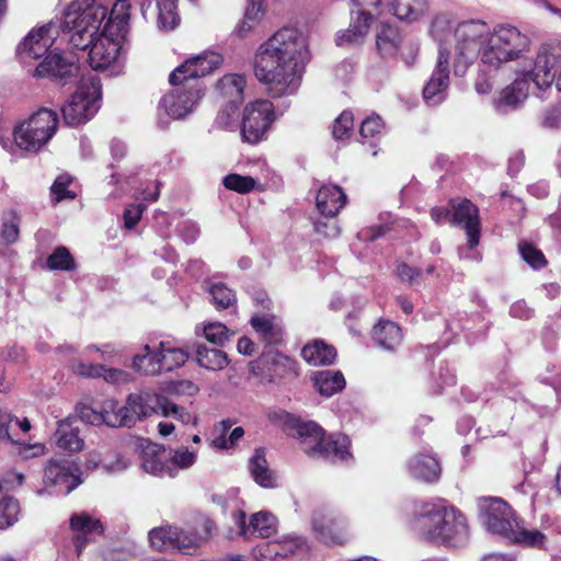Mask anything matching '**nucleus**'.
Segmentation results:
<instances>
[{"mask_svg":"<svg viewBox=\"0 0 561 561\" xmlns=\"http://www.w3.org/2000/svg\"><path fill=\"white\" fill-rule=\"evenodd\" d=\"M107 16V7L102 0H75L66 10L59 24L50 22L33 30L18 47L21 59H37L44 56L59 35L71 34L70 45L80 50L90 48L89 62L94 70L104 69L114 62L119 54L122 37L111 36L101 24Z\"/></svg>","mask_w":561,"mask_h":561,"instance_id":"1","label":"nucleus"},{"mask_svg":"<svg viewBox=\"0 0 561 561\" xmlns=\"http://www.w3.org/2000/svg\"><path fill=\"white\" fill-rule=\"evenodd\" d=\"M308 59L306 36L295 27H283L260 45L254 58V75L272 98L297 92Z\"/></svg>","mask_w":561,"mask_h":561,"instance_id":"2","label":"nucleus"},{"mask_svg":"<svg viewBox=\"0 0 561 561\" xmlns=\"http://www.w3.org/2000/svg\"><path fill=\"white\" fill-rule=\"evenodd\" d=\"M479 510L490 533L502 536L513 543L533 548L543 547L546 536L539 530L526 529L515 511L502 499H481Z\"/></svg>","mask_w":561,"mask_h":561,"instance_id":"3","label":"nucleus"},{"mask_svg":"<svg viewBox=\"0 0 561 561\" xmlns=\"http://www.w3.org/2000/svg\"><path fill=\"white\" fill-rule=\"evenodd\" d=\"M416 529L427 540L458 547L469 537L465 516L443 504H426L415 522Z\"/></svg>","mask_w":561,"mask_h":561,"instance_id":"4","label":"nucleus"},{"mask_svg":"<svg viewBox=\"0 0 561 561\" xmlns=\"http://www.w3.org/2000/svg\"><path fill=\"white\" fill-rule=\"evenodd\" d=\"M286 424L300 439L301 448L309 457L330 462L346 461L352 457L347 436L340 433L325 436L316 422L295 416H288Z\"/></svg>","mask_w":561,"mask_h":561,"instance_id":"5","label":"nucleus"},{"mask_svg":"<svg viewBox=\"0 0 561 561\" xmlns=\"http://www.w3.org/2000/svg\"><path fill=\"white\" fill-rule=\"evenodd\" d=\"M527 35L510 24L496 26L481 48V62L491 69H497L504 62L518 59L529 49Z\"/></svg>","mask_w":561,"mask_h":561,"instance_id":"6","label":"nucleus"},{"mask_svg":"<svg viewBox=\"0 0 561 561\" xmlns=\"http://www.w3.org/2000/svg\"><path fill=\"white\" fill-rule=\"evenodd\" d=\"M451 31L453 22L448 14L440 13L434 18L430 34L439 44V49L434 71L423 90L424 100L428 105H437L446 98L450 51L443 47V43L451 35Z\"/></svg>","mask_w":561,"mask_h":561,"instance_id":"7","label":"nucleus"},{"mask_svg":"<svg viewBox=\"0 0 561 561\" xmlns=\"http://www.w3.org/2000/svg\"><path fill=\"white\" fill-rule=\"evenodd\" d=\"M58 123L56 112L41 108L13 128L14 145L23 151L36 153L56 134Z\"/></svg>","mask_w":561,"mask_h":561,"instance_id":"8","label":"nucleus"},{"mask_svg":"<svg viewBox=\"0 0 561 561\" xmlns=\"http://www.w3.org/2000/svg\"><path fill=\"white\" fill-rule=\"evenodd\" d=\"M489 25L480 20L463 21L454 30L456 38L454 72L456 76H462L477 57L481 56V48L489 36Z\"/></svg>","mask_w":561,"mask_h":561,"instance_id":"9","label":"nucleus"},{"mask_svg":"<svg viewBox=\"0 0 561 561\" xmlns=\"http://www.w3.org/2000/svg\"><path fill=\"white\" fill-rule=\"evenodd\" d=\"M100 80L94 76L82 77L76 92L61 107L65 123L76 127L89 122L100 108Z\"/></svg>","mask_w":561,"mask_h":561,"instance_id":"10","label":"nucleus"},{"mask_svg":"<svg viewBox=\"0 0 561 561\" xmlns=\"http://www.w3.org/2000/svg\"><path fill=\"white\" fill-rule=\"evenodd\" d=\"M162 396L149 391L130 393L125 405L115 401V409L107 415L111 427H131L153 414H159Z\"/></svg>","mask_w":561,"mask_h":561,"instance_id":"11","label":"nucleus"},{"mask_svg":"<svg viewBox=\"0 0 561 561\" xmlns=\"http://www.w3.org/2000/svg\"><path fill=\"white\" fill-rule=\"evenodd\" d=\"M534 81L540 90L556 83L561 91V41L542 44L534 66Z\"/></svg>","mask_w":561,"mask_h":561,"instance_id":"12","label":"nucleus"},{"mask_svg":"<svg viewBox=\"0 0 561 561\" xmlns=\"http://www.w3.org/2000/svg\"><path fill=\"white\" fill-rule=\"evenodd\" d=\"M171 90L165 93L160 102L159 108L174 119H180L190 114L203 95V88L188 82L170 83Z\"/></svg>","mask_w":561,"mask_h":561,"instance_id":"13","label":"nucleus"},{"mask_svg":"<svg viewBox=\"0 0 561 561\" xmlns=\"http://www.w3.org/2000/svg\"><path fill=\"white\" fill-rule=\"evenodd\" d=\"M43 482L45 488L37 490L38 495L51 494L50 488L67 495L81 483L79 468L69 459H50L44 469Z\"/></svg>","mask_w":561,"mask_h":561,"instance_id":"14","label":"nucleus"},{"mask_svg":"<svg viewBox=\"0 0 561 561\" xmlns=\"http://www.w3.org/2000/svg\"><path fill=\"white\" fill-rule=\"evenodd\" d=\"M274 121V107L267 100H257L245 106L241 134L249 144L261 141Z\"/></svg>","mask_w":561,"mask_h":561,"instance_id":"15","label":"nucleus"},{"mask_svg":"<svg viewBox=\"0 0 561 561\" xmlns=\"http://www.w3.org/2000/svg\"><path fill=\"white\" fill-rule=\"evenodd\" d=\"M311 524L316 537L328 546L343 545L348 539L345 518L332 510L314 511Z\"/></svg>","mask_w":561,"mask_h":561,"instance_id":"16","label":"nucleus"},{"mask_svg":"<svg viewBox=\"0 0 561 561\" xmlns=\"http://www.w3.org/2000/svg\"><path fill=\"white\" fill-rule=\"evenodd\" d=\"M222 62V57L215 51H204L197 56L188 58L178 66L169 77V82H188L202 87L199 78L213 72Z\"/></svg>","mask_w":561,"mask_h":561,"instance_id":"17","label":"nucleus"},{"mask_svg":"<svg viewBox=\"0 0 561 561\" xmlns=\"http://www.w3.org/2000/svg\"><path fill=\"white\" fill-rule=\"evenodd\" d=\"M150 545L158 551L179 550L192 554L201 542L196 534L184 533L176 527H158L149 533Z\"/></svg>","mask_w":561,"mask_h":561,"instance_id":"18","label":"nucleus"},{"mask_svg":"<svg viewBox=\"0 0 561 561\" xmlns=\"http://www.w3.org/2000/svg\"><path fill=\"white\" fill-rule=\"evenodd\" d=\"M78 72L79 66L72 56L55 51L48 54L35 69L36 77H48L60 84H66Z\"/></svg>","mask_w":561,"mask_h":561,"instance_id":"19","label":"nucleus"},{"mask_svg":"<svg viewBox=\"0 0 561 561\" xmlns=\"http://www.w3.org/2000/svg\"><path fill=\"white\" fill-rule=\"evenodd\" d=\"M451 207L450 222L462 226L467 234L469 249H473L480 241L481 224L479 209L469 199L453 203Z\"/></svg>","mask_w":561,"mask_h":561,"instance_id":"20","label":"nucleus"},{"mask_svg":"<svg viewBox=\"0 0 561 561\" xmlns=\"http://www.w3.org/2000/svg\"><path fill=\"white\" fill-rule=\"evenodd\" d=\"M239 534L250 540L254 537L268 538L276 533V517L268 512H259L245 523V514L238 513Z\"/></svg>","mask_w":561,"mask_h":561,"instance_id":"21","label":"nucleus"},{"mask_svg":"<svg viewBox=\"0 0 561 561\" xmlns=\"http://www.w3.org/2000/svg\"><path fill=\"white\" fill-rule=\"evenodd\" d=\"M70 528L75 533L73 545L78 556L91 540V536L101 535L103 531L101 522L85 512L76 513L70 517Z\"/></svg>","mask_w":561,"mask_h":561,"instance_id":"22","label":"nucleus"},{"mask_svg":"<svg viewBox=\"0 0 561 561\" xmlns=\"http://www.w3.org/2000/svg\"><path fill=\"white\" fill-rule=\"evenodd\" d=\"M302 542L298 538L265 541L254 548L256 561H280L296 553Z\"/></svg>","mask_w":561,"mask_h":561,"instance_id":"23","label":"nucleus"},{"mask_svg":"<svg viewBox=\"0 0 561 561\" xmlns=\"http://www.w3.org/2000/svg\"><path fill=\"white\" fill-rule=\"evenodd\" d=\"M530 82L534 81V69L530 72L517 78L512 84L503 89L497 101V108H516L528 95Z\"/></svg>","mask_w":561,"mask_h":561,"instance_id":"24","label":"nucleus"},{"mask_svg":"<svg viewBox=\"0 0 561 561\" xmlns=\"http://www.w3.org/2000/svg\"><path fill=\"white\" fill-rule=\"evenodd\" d=\"M108 19L104 25V32L111 36L122 37L128 33L130 3L128 0H116L111 11L107 10Z\"/></svg>","mask_w":561,"mask_h":561,"instance_id":"25","label":"nucleus"},{"mask_svg":"<svg viewBox=\"0 0 561 561\" xmlns=\"http://www.w3.org/2000/svg\"><path fill=\"white\" fill-rule=\"evenodd\" d=\"M410 474L421 481L434 482L440 476V466L436 457L430 454H417L408 462Z\"/></svg>","mask_w":561,"mask_h":561,"instance_id":"26","label":"nucleus"},{"mask_svg":"<svg viewBox=\"0 0 561 561\" xmlns=\"http://www.w3.org/2000/svg\"><path fill=\"white\" fill-rule=\"evenodd\" d=\"M163 449L161 446L147 442L142 445L141 467L142 469L156 477L170 476L173 477V469L163 461Z\"/></svg>","mask_w":561,"mask_h":561,"instance_id":"27","label":"nucleus"},{"mask_svg":"<svg viewBox=\"0 0 561 561\" xmlns=\"http://www.w3.org/2000/svg\"><path fill=\"white\" fill-rule=\"evenodd\" d=\"M79 421L76 417H67L58 423L55 432L56 444L60 449L75 453L83 448V439L79 436Z\"/></svg>","mask_w":561,"mask_h":561,"instance_id":"28","label":"nucleus"},{"mask_svg":"<svg viewBox=\"0 0 561 561\" xmlns=\"http://www.w3.org/2000/svg\"><path fill=\"white\" fill-rule=\"evenodd\" d=\"M345 202L346 195L336 185H324L317 194V208L324 217H335Z\"/></svg>","mask_w":561,"mask_h":561,"instance_id":"29","label":"nucleus"},{"mask_svg":"<svg viewBox=\"0 0 561 561\" xmlns=\"http://www.w3.org/2000/svg\"><path fill=\"white\" fill-rule=\"evenodd\" d=\"M250 322L259 340L266 345L277 346L283 343L285 329L276 318H251Z\"/></svg>","mask_w":561,"mask_h":561,"instance_id":"30","label":"nucleus"},{"mask_svg":"<svg viewBox=\"0 0 561 561\" xmlns=\"http://www.w3.org/2000/svg\"><path fill=\"white\" fill-rule=\"evenodd\" d=\"M402 42L398 27L388 22H381L377 27L376 48L382 58L392 57L397 54Z\"/></svg>","mask_w":561,"mask_h":561,"instance_id":"31","label":"nucleus"},{"mask_svg":"<svg viewBox=\"0 0 561 561\" xmlns=\"http://www.w3.org/2000/svg\"><path fill=\"white\" fill-rule=\"evenodd\" d=\"M73 369L75 373L80 376L91 378L102 377L105 381L112 383H127L131 379L129 373L117 368H106L103 365L79 363Z\"/></svg>","mask_w":561,"mask_h":561,"instance_id":"32","label":"nucleus"},{"mask_svg":"<svg viewBox=\"0 0 561 561\" xmlns=\"http://www.w3.org/2000/svg\"><path fill=\"white\" fill-rule=\"evenodd\" d=\"M393 14L403 22L414 23L428 11V0H389Z\"/></svg>","mask_w":561,"mask_h":561,"instance_id":"33","label":"nucleus"},{"mask_svg":"<svg viewBox=\"0 0 561 561\" xmlns=\"http://www.w3.org/2000/svg\"><path fill=\"white\" fill-rule=\"evenodd\" d=\"M245 78L242 75L231 73L224 76L216 84V89L221 95L228 98V103L232 110L243 101V91L245 88Z\"/></svg>","mask_w":561,"mask_h":561,"instance_id":"34","label":"nucleus"},{"mask_svg":"<svg viewBox=\"0 0 561 561\" xmlns=\"http://www.w3.org/2000/svg\"><path fill=\"white\" fill-rule=\"evenodd\" d=\"M371 334L376 343L386 350H393L402 340L401 328L389 319H380Z\"/></svg>","mask_w":561,"mask_h":561,"instance_id":"35","label":"nucleus"},{"mask_svg":"<svg viewBox=\"0 0 561 561\" xmlns=\"http://www.w3.org/2000/svg\"><path fill=\"white\" fill-rule=\"evenodd\" d=\"M313 386L319 393L324 397H331L345 387V378L340 370H319L311 376Z\"/></svg>","mask_w":561,"mask_h":561,"instance_id":"36","label":"nucleus"},{"mask_svg":"<svg viewBox=\"0 0 561 561\" xmlns=\"http://www.w3.org/2000/svg\"><path fill=\"white\" fill-rule=\"evenodd\" d=\"M259 363L266 368L272 378H282L294 369L295 363L286 355L277 351H265L261 354Z\"/></svg>","mask_w":561,"mask_h":561,"instance_id":"37","label":"nucleus"},{"mask_svg":"<svg viewBox=\"0 0 561 561\" xmlns=\"http://www.w3.org/2000/svg\"><path fill=\"white\" fill-rule=\"evenodd\" d=\"M249 471L259 485L263 488H274L276 485L275 476L268 467L263 449H256L250 458Z\"/></svg>","mask_w":561,"mask_h":561,"instance_id":"38","label":"nucleus"},{"mask_svg":"<svg viewBox=\"0 0 561 561\" xmlns=\"http://www.w3.org/2000/svg\"><path fill=\"white\" fill-rule=\"evenodd\" d=\"M301 356L313 366L331 365L336 357V352L333 346L322 341H314L302 347Z\"/></svg>","mask_w":561,"mask_h":561,"instance_id":"39","label":"nucleus"},{"mask_svg":"<svg viewBox=\"0 0 561 561\" xmlns=\"http://www.w3.org/2000/svg\"><path fill=\"white\" fill-rule=\"evenodd\" d=\"M197 364L209 370H221L229 364L228 355L217 348H209L204 344L195 345Z\"/></svg>","mask_w":561,"mask_h":561,"instance_id":"40","label":"nucleus"},{"mask_svg":"<svg viewBox=\"0 0 561 561\" xmlns=\"http://www.w3.org/2000/svg\"><path fill=\"white\" fill-rule=\"evenodd\" d=\"M142 351L133 357V368L147 376L160 375L163 371L160 351H151L149 345H145Z\"/></svg>","mask_w":561,"mask_h":561,"instance_id":"41","label":"nucleus"},{"mask_svg":"<svg viewBox=\"0 0 561 561\" xmlns=\"http://www.w3.org/2000/svg\"><path fill=\"white\" fill-rule=\"evenodd\" d=\"M203 288L211 296V302L217 311L226 310L237 301L234 291L221 282L204 280Z\"/></svg>","mask_w":561,"mask_h":561,"instance_id":"42","label":"nucleus"},{"mask_svg":"<svg viewBox=\"0 0 561 561\" xmlns=\"http://www.w3.org/2000/svg\"><path fill=\"white\" fill-rule=\"evenodd\" d=\"M159 351L163 371H171L181 367L188 359V351L186 348L171 346L170 342H161Z\"/></svg>","mask_w":561,"mask_h":561,"instance_id":"43","label":"nucleus"},{"mask_svg":"<svg viewBox=\"0 0 561 561\" xmlns=\"http://www.w3.org/2000/svg\"><path fill=\"white\" fill-rule=\"evenodd\" d=\"M264 15V0H249L245 8L244 18L236 27V33L245 36Z\"/></svg>","mask_w":561,"mask_h":561,"instance_id":"44","label":"nucleus"},{"mask_svg":"<svg viewBox=\"0 0 561 561\" xmlns=\"http://www.w3.org/2000/svg\"><path fill=\"white\" fill-rule=\"evenodd\" d=\"M178 0H157L158 25L165 31L174 30L180 22V16L176 12Z\"/></svg>","mask_w":561,"mask_h":561,"instance_id":"45","label":"nucleus"},{"mask_svg":"<svg viewBox=\"0 0 561 561\" xmlns=\"http://www.w3.org/2000/svg\"><path fill=\"white\" fill-rule=\"evenodd\" d=\"M203 336L211 344L224 346L233 335V331L218 321L205 322L202 327Z\"/></svg>","mask_w":561,"mask_h":561,"instance_id":"46","label":"nucleus"},{"mask_svg":"<svg viewBox=\"0 0 561 561\" xmlns=\"http://www.w3.org/2000/svg\"><path fill=\"white\" fill-rule=\"evenodd\" d=\"M46 265L50 271L71 272L76 268V262L68 248L57 247L47 257Z\"/></svg>","mask_w":561,"mask_h":561,"instance_id":"47","label":"nucleus"},{"mask_svg":"<svg viewBox=\"0 0 561 561\" xmlns=\"http://www.w3.org/2000/svg\"><path fill=\"white\" fill-rule=\"evenodd\" d=\"M0 497V529H5L18 520L20 505L12 496L1 495Z\"/></svg>","mask_w":561,"mask_h":561,"instance_id":"48","label":"nucleus"},{"mask_svg":"<svg viewBox=\"0 0 561 561\" xmlns=\"http://www.w3.org/2000/svg\"><path fill=\"white\" fill-rule=\"evenodd\" d=\"M255 180L249 175L230 173L222 179V185L230 191L239 194H247L254 190Z\"/></svg>","mask_w":561,"mask_h":561,"instance_id":"49","label":"nucleus"},{"mask_svg":"<svg viewBox=\"0 0 561 561\" xmlns=\"http://www.w3.org/2000/svg\"><path fill=\"white\" fill-rule=\"evenodd\" d=\"M375 19L374 13H365L364 11L352 10V20L350 23L351 32L355 35L354 38H364L369 33L371 23Z\"/></svg>","mask_w":561,"mask_h":561,"instance_id":"50","label":"nucleus"},{"mask_svg":"<svg viewBox=\"0 0 561 561\" xmlns=\"http://www.w3.org/2000/svg\"><path fill=\"white\" fill-rule=\"evenodd\" d=\"M115 409V401L107 400L104 402L101 412H95L90 408H83L80 411V421L89 424L104 423L108 426L107 415Z\"/></svg>","mask_w":561,"mask_h":561,"instance_id":"51","label":"nucleus"},{"mask_svg":"<svg viewBox=\"0 0 561 561\" xmlns=\"http://www.w3.org/2000/svg\"><path fill=\"white\" fill-rule=\"evenodd\" d=\"M519 253L525 262L533 268H541L547 265L543 253L527 241H520L518 244Z\"/></svg>","mask_w":561,"mask_h":561,"instance_id":"52","label":"nucleus"},{"mask_svg":"<svg viewBox=\"0 0 561 561\" xmlns=\"http://www.w3.org/2000/svg\"><path fill=\"white\" fill-rule=\"evenodd\" d=\"M354 125L353 113L350 111H343L341 115L335 119L332 134L335 139H344L351 135Z\"/></svg>","mask_w":561,"mask_h":561,"instance_id":"53","label":"nucleus"},{"mask_svg":"<svg viewBox=\"0 0 561 561\" xmlns=\"http://www.w3.org/2000/svg\"><path fill=\"white\" fill-rule=\"evenodd\" d=\"M71 181V178L67 174H61L55 180L50 187L55 202H60L65 198L73 199L76 197V194L67 188Z\"/></svg>","mask_w":561,"mask_h":561,"instance_id":"54","label":"nucleus"},{"mask_svg":"<svg viewBox=\"0 0 561 561\" xmlns=\"http://www.w3.org/2000/svg\"><path fill=\"white\" fill-rule=\"evenodd\" d=\"M314 230L318 234L328 239H335L340 236V227L334 217H324L314 222Z\"/></svg>","mask_w":561,"mask_h":561,"instance_id":"55","label":"nucleus"},{"mask_svg":"<svg viewBox=\"0 0 561 561\" xmlns=\"http://www.w3.org/2000/svg\"><path fill=\"white\" fill-rule=\"evenodd\" d=\"M541 125L549 129L561 127V102L549 106L542 113Z\"/></svg>","mask_w":561,"mask_h":561,"instance_id":"56","label":"nucleus"},{"mask_svg":"<svg viewBox=\"0 0 561 561\" xmlns=\"http://www.w3.org/2000/svg\"><path fill=\"white\" fill-rule=\"evenodd\" d=\"M383 128L381 117L378 115H371L365 118L359 128V134L363 138L375 137Z\"/></svg>","mask_w":561,"mask_h":561,"instance_id":"57","label":"nucleus"},{"mask_svg":"<svg viewBox=\"0 0 561 561\" xmlns=\"http://www.w3.org/2000/svg\"><path fill=\"white\" fill-rule=\"evenodd\" d=\"M196 461V456L193 451H190L186 447H181L173 451L171 462L181 469H187L192 467Z\"/></svg>","mask_w":561,"mask_h":561,"instance_id":"58","label":"nucleus"},{"mask_svg":"<svg viewBox=\"0 0 561 561\" xmlns=\"http://www.w3.org/2000/svg\"><path fill=\"white\" fill-rule=\"evenodd\" d=\"M130 466V461L123 455H115L113 459L104 458L102 469L107 473H119Z\"/></svg>","mask_w":561,"mask_h":561,"instance_id":"59","label":"nucleus"},{"mask_svg":"<svg viewBox=\"0 0 561 561\" xmlns=\"http://www.w3.org/2000/svg\"><path fill=\"white\" fill-rule=\"evenodd\" d=\"M24 481V476L20 472L8 471L0 477V496L2 492H8L20 486Z\"/></svg>","mask_w":561,"mask_h":561,"instance_id":"60","label":"nucleus"},{"mask_svg":"<svg viewBox=\"0 0 561 561\" xmlns=\"http://www.w3.org/2000/svg\"><path fill=\"white\" fill-rule=\"evenodd\" d=\"M145 210L142 204H131L124 210V225L127 229H133L140 220L141 215Z\"/></svg>","mask_w":561,"mask_h":561,"instance_id":"61","label":"nucleus"},{"mask_svg":"<svg viewBox=\"0 0 561 561\" xmlns=\"http://www.w3.org/2000/svg\"><path fill=\"white\" fill-rule=\"evenodd\" d=\"M20 234L19 221L13 217L10 221H4L1 230V238L7 244L14 243Z\"/></svg>","mask_w":561,"mask_h":561,"instance_id":"62","label":"nucleus"},{"mask_svg":"<svg viewBox=\"0 0 561 561\" xmlns=\"http://www.w3.org/2000/svg\"><path fill=\"white\" fill-rule=\"evenodd\" d=\"M390 230L388 225H379L373 226L366 229H363L358 232V238L366 242H371L382 236H385Z\"/></svg>","mask_w":561,"mask_h":561,"instance_id":"63","label":"nucleus"},{"mask_svg":"<svg viewBox=\"0 0 561 561\" xmlns=\"http://www.w3.org/2000/svg\"><path fill=\"white\" fill-rule=\"evenodd\" d=\"M184 410V408L171 402L168 398L162 396L159 414L167 417L172 416L175 420H179Z\"/></svg>","mask_w":561,"mask_h":561,"instance_id":"64","label":"nucleus"}]
</instances>
